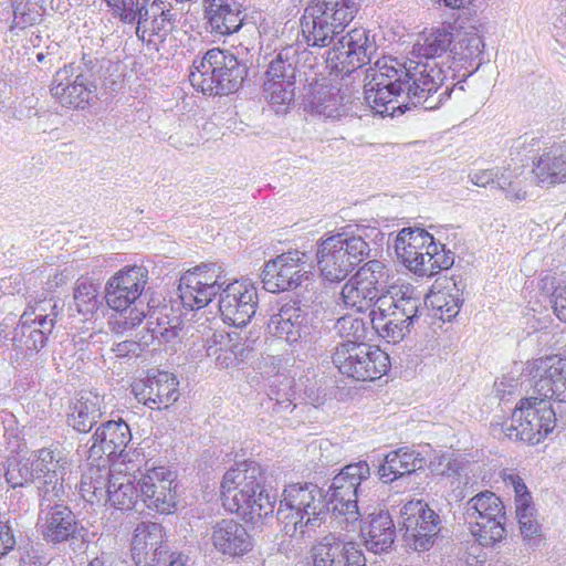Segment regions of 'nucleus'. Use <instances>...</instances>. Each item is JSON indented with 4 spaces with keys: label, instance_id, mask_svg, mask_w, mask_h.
Wrapping results in <instances>:
<instances>
[{
    "label": "nucleus",
    "instance_id": "17",
    "mask_svg": "<svg viewBox=\"0 0 566 566\" xmlns=\"http://www.w3.org/2000/svg\"><path fill=\"white\" fill-rule=\"evenodd\" d=\"M63 496H39L38 527L48 543L60 544L75 537L78 521L73 511L59 503Z\"/></svg>",
    "mask_w": 566,
    "mask_h": 566
},
{
    "label": "nucleus",
    "instance_id": "18",
    "mask_svg": "<svg viewBox=\"0 0 566 566\" xmlns=\"http://www.w3.org/2000/svg\"><path fill=\"white\" fill-rule=\"evenodd\" d=\"M179 380L172 373L150 369L144 379L135 381L132 390L138 401L151 409H166L179 398Z\"/></svg>",
    "mask_w": 566,
    "mask_h": 566
},
{
    "label": "nucleus",
    "instance_id": "56",
    "mask_svg": "<svg viewBox=\"0 0 566 566\" xmlns=\"http://www.w3.org/2000/svg\"><path fill=\"white\" fill-rule=\"evenodd\" d=\"M199 266H208L200 271L201 281L207 280V283L218 284V287L223 290V285L227 283V280L218 263H201Z\"/></svg>",
    "mask_w": 566,
    "mask_h": 566
},
{
    "label": "nucleus",
    "instance_id": "54",
    "mask_svg": "<svg viewBox=\"0 0 566 566\" xmlns=\"http://www.w3.org/2000/svg\"><path fill=\"white\" fill-rule=\"evenodd\" d=\"M256 368L262 375L268 376L271 379H274L277 375H286L282 371V358L279 356H262L256 364Z\"/></svg>",
    "mask_w": 566,
    "mask_h": 566
},
{
    "label": "nucleus",
    "instance_id": "23",
    "mask_svg": "<svg viewBox=\"0 0 566 566\" xmlns=\"http://www.w3.org/2000/svg\"><path fill=\"white\" fill-rule=\"evenodd\" d=\"M209 539L218 554L231 558L247 555L254 546L247 527L232 518L216 522L210 528Z\"/></svg>",
    "mask_w": 566,
    "mask_h": 566
},
{
    "label": "nucleus",
    "instance_id": "46",
    "mask_svg": "<svg viewBox=\"0 0 566 566\" xmlns=\"http://www.w3.org/2000/svg\"><path fill=\"white\" fill-rule=\"evenodd\" d=\"M136 15L135 23H139V28H146L149 19L161 15L170 17V10L166 9L165 2L161 0H144L138 4Z\"/></svg>",
    "mask_w": 566,
    "mask_h": 566
},
{
    "label": "nucleus",
    "instance_id": "11",
    "mask_svg": "<svg viewBox=\"0 0 566 566\" xmlns=\"http://www.w3.org/2000/svg\"><path fill=\"white\" fill-rule=\"evenodd\" d=\"M555 426L556 413L549 400L534 394L520 400L510 421L503 423L502 428L511 440L537 444L554 430Z\"/></svg>",
    "mask_w": 566,
    "mask_h": 566
},
{
    "label": "nucleus",
    "instance_id": "60",
    "mask_svg": "<svg viewBox=\"0 0 566 566\" xmlns=\"http://www.w3.org/2000/svg\"><path fill=\"white\" fill-rule=\"evenodd\" d=\"M553 310L557 318L566 316V286H557L552 294Z\"/></svg>",
    "mask_w": 566,
    "mask_h": 566
},
{
    "label": "nucleus",
    "instance_id": "40",
    "mask_svg": "<svg viewBox=\"0 0 566 566\" xmlns=\"http://www.w3.org/2000/svg\"><path fill=\"white\" fill-rule=\"evenodd\" d=\"M454 264V253L438 242L437 251H431L426 261L416 263L419 276L431 277L443 270H449Z\"/></svg>",
    "mask_w": 566,
    "mask_h": 566
},
{
    "label": "nucleus",
    "instance_id": "36",
    "mask_svg": "<svg viewBox=\"0 0 566 566\" xmlns=\"http://www.w3.org/2000/svg\"><path fill=\"white\" fill-rule=\"evenodd\" d=\"M290 52L291 49H284L270 62L264 82L295 84L296 62L294 54L291 56Z\"/></svg>",
    "mask_w": 566,
    "mask_h": 566
},
{
    "label": "nucleus",
    "instance_id": "4",
    "mask_svg": "<svg viewBox=\"0 0 566 566\" xmlns=\"http://www.w3.org/2000/svg\"><path fill=\"white\" fill-rule=\"evenodd\" d=\"M385 233L379 228L356 226L343 228L318 244L317 266L321 275L329 282L345 280L353 270L369 258L370 242L381 244Z\"/></svg>",
    "mask_w": 566,
    "mask_h": 566
},
{
    "label": "nucleus",
    "instance_id": "33",
    "mask_svg": "<svg viewBox=\"0 0 566 566\" xmlns=\"http://www.w3.org/2000/svg\"><path fill=\"white\" fill-rule=\"evenodd\" d=\"M115 475L111 474L107 462L90 468L81 479L80 492L83 499L92 504L106 501L108 488Z\"/></svg>",
    "mask_w": 566,
    "mask_h": 566
},
{
    "label": "nucleus",
    "instance_id": "8",
    "mask_svg": "<svg viewBox=\"0 0 566 566\" xmlns=\"http://www.w3.org/2000/svg\"><path fill=\"white\" fill-rule=\"evenodd\" d=\"M359 0H311L301 18L303 38L308 46L327 48L355 19Z\"/></svg>",
    "mask_w": 566,
    "mask_h": 566
},
{
    "label": "nucleus",
    "instance_id": "22",
    "mask_svg": "<svg viewBox=\"0 0 566 566\" xmlns=\"http://www.w3.org/2000/svg\"><path fill=\"white\" fill-rule=\"evenodd\" d=\"M132 440L128 424L119 420H108L99 426L91 438L88 459L95 461L106 457L105 462L123 458Z\"/></svg>",
    "mask_w": 566,
    "mask_h": 566
},
{
    "label": "nucleus",
    "instance_id": "62",
    "mask_svg": "<svg viewBox=\"0 0 566 566\" xmlns=\"http://www.w3.org/2000/svg\"><path fill=\"white\" fill-rule=\"evenodd\" d=\"M310 334V327L307 321L303 324V321H297L293 323V326L289 328V332L285 336V342L289 344H293L298 339L306 337Z\"/></svg>",
    "mask_w": 566,
    "mask_h": 566
},
{
    "label": "nucleus",
    "instance_id": "57",
    "mask_svg": "<svg viewBox=\"0 0 566 566\" xmlns=\"http://www.w3.org/2000/svg\"><path fill=\"white\" fill-rule=\"evenodd\" d=\"M8 511L10 513H25L30 509V501L29 499L23 494L21 490L12 489L10 494L7 496Z\"/></svg>",
    "mask_w": 566,
    "mask_h": 566
},
{
    "label": "nucleus",
    "instance_id": "15",
    "mask_svg": "<svg viewBox=\"0 0 566 566\" xmlns=\"http://www.w3.org/2000/svg\"><path fill=\"white\" fill-rule=\"evenodd\" d=\"M306 254L297 250L289 251L271 259L264 264L261 273L263 287L271 293L294 290L312 272L307 270Z\"/></svg>",
    "mask_w": 566,
    "mask_h": 566
},
{
    "label": "nucleus",
    "instance_id": "19",
    "mask_svg": "<svg viewBox=\"0 0 566 566\" xmlns=\"http://www.w3.org/2000/svg\"><path fill=\"white\" fill-rule=\"evenodd\" d=\"M527 369L534 379V394L548 400L566 401V358L557 355L541 357Z\"/></svg>",
    "mask_w": 566,
    "mask_h": 566
},
{
    "label": "nucleus",
    "instance_id": "61",
    "mask_svg": "<svg viewBox=\"0 0 566 566\" xmlns=\"http://www.w3.org/2000/svg\"><path fill=\"white\" fill-rule=\"evenodd\" d=\"M48 305H51V300H40L35 302L34 305H29L21 314L20 318H25L29 315H34V318H49Z\"/></svg>",
    "mask_w": 566,
    "mask_h": 566
},
{
    "label": "nucleus",
    "instance_id": "52",
    "mask_svg": "<svg viewBox=\"0 0 566 566\" xmlns=\"http://www.w3.org/2000/svg\"><path fill=\"white\" fill-rule=\"evenodd\" d=\"M397 307V300H395L390 295H381L376 297V300L371 301L369 311V318H376V315L379 314L380 318H387L390 316H397V312L394 308Z\"/></svg>",
    "mask_w": 566,
    "mask_h": 566
},
{
    "label": "nucleus",
    "instance_id": "64",
    "mask_svg": "<svg viewBox=\"0 0 566 566\" xmlns=\"http://www.w3.org/2000/svg\"><path fill=\"white\" fill-rule=\"evenodd\" d=\"M297 321H269L268 323V332L280 338L285 340L286 333L289 328L293 326V323Z\"/></svg>",
    "mask_w": 566,
    "mask_h": 566
},
{
    "label": "nucleus",
    "instance_id": "10",
    "mask_svg": "<svg viewBox=\"0 0 566 566\" xmlns=\"http://www.w3.org/2000/svg\"><path fill=\"white\" fill-rule=\"evenodd\" d=\"M333 364L347 378L356 381H374L388 373L390 358L378 346L355 338L336 346Z\"/></svg>",
    "mask_w": 566,
    "mask_h": 566
},
{
    "label": "nucleus",
    "instance_id": "5",
    "mask_svg": "<svg viewBox=\"0 0 566 566\" xmlns=\"http://www.w3.org/2000/svg\"><path fill=\"white\" fill-rule=\"evenodd\" d=\"M263 482L261 467L255 462L228 470L220 485L223 506L253 524L264 522L274 512L275 496L266 492Z\"/></svg>",
    "mask_w": 566,
    "mask_h": 566
},
{
    "label": "nucleus",
    "instance_id": "48",
    "mask_svg": "<svg viewBox=\"0 0 566 566\" xmlns=\"http://www.w3.org/2000/svg\"><path fill=\"white\" fill-rule=\"evenodd\" d=\"M115 18L127 24H135L139 0H104Z\"/></svg>",
    "mask_w": 566,
    "mask_h": 566
},
{
    "label": "nucleus",
    "instance_id": "16",
    "mask_svg": "<svg viewBox=\"0 0 566 566\" xmlns=\"http://www.w3.org/2000/svg\"><path fill=\"white\" fill-rule=\"evenodd\" d=\"M177 473L167 467H155L138 480L140 501L151 511L170 514L177 505Z\"/></svg>",
    "mask_w": 566,
    "mask_h": 566
},
{
    "label": "nucleus",
    "instance_id": "38",
    "mask_svg": "<svg viewBox=\"0 0 566 566\" xmlns=\"http://www.w3.org/2000/svg\"><path fill=\"white\" fill-rule=\"evenodd\" d=\"M98 289V284H95L87 279H80L76 281L73 298L78 314H94L103 304L102 300H99Z\"/></svg>",
    "mask_w": 566,
    "mask_h": 566
},
{
    "label": "nucleus",
    "instance_id": "7",
    "mask_svg": "<svg viewBox=\"0 0 566 566\" xmlns=\"http://www.w3.org/2000/svg\"><path fill=\"white\" fill-rule=\"evenodd\" d=\"M102 61L92 53L59 69L52 80L51 95L62 106L85 109L98 99Z\"/></svg>",
    "mask_w": 566,
    "mask_h": 566
},
{
    "label": "nucleus",
    "instance_id": "59",
    "mask_svg": "<svg viewBox=\"0 0 566 566\" xmlns=\"http://www.w3.org/2000/svg\"><path fill=\"white\" fill-rule=\"evenodd\" d=\"M400 308V316L405 318H419V301L412 297H400L397 300V307Z\"/></svg>",
    "mask_w": 566,
    "mask_h": 566
},
{
    "label": "nucleus",
    "instance_id": "35",
    "mask_svg": "<svg viewBox=\"0 0 566 566\" xmlns=\"http://www.w3.org/2000/svg\"><path fill=\"white\" fill-rule=\"evenodd\" d=\"M268 397L273 412L292 410L296 406L293 402L295 398L294 378L290 375H277L274 379H270Z\"/></svg>",
    "mask_w": 566,
    "mask_h": 566
},
{
    "label": "nucleus",
    "instance_id": "44",
    "mask_svg": "<svg viewBox=\"0 0 566 566\" xmlns=\"http://www.w3.org/2000/svg\"><path fill=\"white\" fill-rule=\"evenodd\" d=\"M180 321H148L147 332L151 339L161 343H171L181 332Z\"/></svg>",
    "mask_w": 566,
    "mask_h": 566
},
{
    "label": "nucleus",
    "instance_id": "45",
    "mask_svg": "<svg viewBox=\"0 0 566 566\" xmlns=\"http://www.w3.org/2000/svg\"><path fill=\"white\" fill-rule=\"evenodd\" d=\"M207 266H195L190 270H187L179 279L178 285V298L181 301H190V296L192 292H196L198 289H202L203 285H208L207 280L201 281L200 271L206 269Z\"/></svg>",
    "mask_w": 566,
    "mask_h": 566
},
{
    "label": "nucleus",
    "instance_id": "1",
    "mask_svg": "<svg viewBox=\"0 0 566 566\" xmlns=\"http://www.w3.org/2000/svg\"><path fill=\"white\" fill-rule=\"evenodd\" d=\"M455 34L451 24L432 28L418 34L411 54L417 59L413 69L391 56L378 57L366 70L365 99L381 116L405 114L411 106L426 111L439 108L455 85L444 84L446 75L437 61L449 59Z\"/></svg>",
    "mask_w": 566,
    "mask_h": 566
},
{
    "label": "nucleus",
    "instance_id": "31",
    "mask_svg": "<svg viewBox=\"0 0 566 566\" xmlns=\"http://www.w3.org/2000/svg\"><path fill=\"white\" fill-rule=\"evenodd\" d=\"M102 415L99 397L92 392H87L81 395V397L70 407L67 423L74 430L86 433L97 423Z\"/></svg>",
    "mask_w": 566,
    "mask_h": 566
},
{
    "label": "nucleus",
    "instance_id": "29",
    "mask_svg": "<svg viewBox=\"0 0 566 566\" xmlns=\"http://www.w3.org/2000/svg\"><path fill=\"white\" fill-rule=\"evenodd\" d=\"M206 18L212 31L228 35L240 30L242 18L235 0H205Z\"/></svg>",
    "mask_w": 566,
    "mask_h": 566
},
{
    "label": "nucleus",
    "instance_id": "49",
    "mask_svg": "<svg viewBox=\"0 0 566 566\" xmlns=\"http://www.w3.org/2000/svg\"><path fill=\"white\" fill-rule=\"evenodd\" d=\"M517 521L520 524L521 535L527 545L532 547L538 546L542 542V530L538 522L534 518V514H522V517L517 518Z\"/></svg>",
    "mask_w": 566,
    "mask_h": 566
},
{
    "label": "nucleus",
    "instance_id": "3",
    "mask_svg": "<svg viewBox=\"0 0 566 566\" xmlns=\"http://www.w3.org/2000/svg\"><path fill=\"white\" fill-rule=\"evenodd\" d=\"M148 281L145 266H125L108 279L104 296L108 308L128 318H179L174 314L175 304L156 293H144Z\"/></svg>",
    "mask_w": 566,
    "mask_h": 566
},
{
    "label": "nucleus",
    "instance_id": "12",
    "mask_svg": "<svg viewBox=\"0 0 566 566\" xmlns=\"http://www.w3.org/2000/svg\"><path fill=\"white\" fill-rule=\"evenodd\" d=\"M389 280V270L381 261L366 262L342 289L344 306L350 312L338 318H350L354 314L366 313L378 293L388 287Z\"/></svg>",
    "mask_w": 566,
    "mask_h": 566
},
{
    "label": "nucleus",
    "instance_id": "21",
    "mask_svg": "<svg viewBox=\"0 0 566 566\" xmlns=\"http://www.w3.org/2000/svg\"><path fill=\"white\" fill-rule=\"evenodd\" d=\"M34 464L40 480L38 496H64V475L70 467L66 454L57 448H42L35 453Z\"/></svg>",
    "mask_w": 566,
    "mask_h": 566
},
{
    "label": "nucleus",
    "instance_id": "32",
    "mask_svg": "<svg viewBox=\"0 0 566 566\" xmlns=\"http://www.w3.org/2000/svg\"><path fill=\"white\" fill-rule=\"evenodd\" d=\"M534 172L541 184L555 185L566 180V145L552 147L535 164Z\"/></svg>",
    "mask_w": 566,
    "mask_h": 566
},
{
    "label": "nucleus",
    "instance_id": "20",
    "mask_svg": "<svg viewBox=\"0 0 566 566\" xmlns=\"http://www.w3.org/2000/svg\"><path fill=\"white\" fill-rule=\"evenodd\" d=\"M167 553L163 525L154 522L136 525L130 544L134 566H159L166 559Z\"/></svg>",
    "mask_w": 566,
    "mask_h": 566
},
{
    "label": "nucleus",
    "instance_id": "37",
    "mask_svg": "<svg viewBox=\"0 0 566 566\" xmlns=\"http://www.w3.org/2000/svg\"><path fill=\"white\" fill-rule=\"evenodd\" d=\"M41 0H10L12 22L9 30H24L39 24L42 21V13L38 10Z\"/></svg>",
    "mask_w": 566,
    "mask_h": 566
},
{
    "label": "nucleus",
    "instance_id": "2",
    "mask_svg": "<svg viewBox=\"0 0 566 566\" xmlns=\"http://www.w3.org/2000/svg\"><path fill=\"white\" fill-rule=\"evenodd\" d=\"M369 476V464L358 461L345 465L333 478L326 494L313 483L285 486L276 511L281 531L291 538H304L321 526L328 512L343 517L346 527L355 524L361 516L358 497Z\"/></svg>",
    "mask_w": 566,
    "mask_h": 566
},
{
    "label": "nucleus",
    "instance_id": "51",
    "mask_svg": "<svg viewBox=\"0 0 566 566\" xmlns=\"http://www.w3.org/2000/svg\"><path fill=\"white\" fill-rule=\"evenodd\" d=\"M176 15L170 12V17H157L149 19L147 29H149V36H157L160 42H164L168 34L175 29Z\"/></svg>",
    "mask_w": 566,
    "mask_h": 566
},
{
    "label": "nucleus",
    "instance_id": "41",
    "mask_svg": "<svg viewBox=\"0 0 566 566\" xmlns=\"http://www.w3.org/2000/svg\"><path fill=\"white\" fill-rule=\"evenodd\" d=\"M4 478L12 489H20L33 483L38 479L34 460L20 459L10 461Z\"/></svg>",
    "mask_w": 566,
    "mask_h": 566
},
{
    "label": "nucleus",
    "instance_id": "28",
    "mask_svg": "<svg viewBox=\"0 0 566 566\" xmlns=\"http://www.w3.org/2000/svg\"><path fill=\"white\" fill-rule=\"evenodd\" d=\"M349 323L353 337L361 340H371L370 335L377 334L388 343H399L403 339L413 321H344Z\"/></svg>",
    "mask_w": 566,
    "mask_h": 566
},
{
    "label": "nucleus",
    "instance_id": "47",
    "mask_svg": "<svg viewBox=\"0 0 566 566\" xmlns=\"http://www.w3.org/2000/svg\"><path fill=\"white\" fill-rule=\"evenodd\" d=\"M431 471L444 476L460 475L463 470V461L453 458V454L444 453L430 462Z\"/></svg>",
    "mask_w": 566,
    "mask_h": 566
},
{
    "label": "nucleus",
    "instance_id": "63",
    "mask_svg": "<svg viewBox=\"0 0 566 566\" xmlns=\"http://www.w3.org/2000/svg\"><path fill=\"white\" fill-rule=\"evenodd\" d=\"M216 364L220 368H230L238 365V356H235L234 349L223 348L219 349V353L216 357Z\"/></svg>",
    "mask_w": 566,
    "mask_h": 566
},
{
    "label": "nucleus",
    "instance_id": "53",
    "mask_svg": "<svg viewBox=\"0 0 566 566\" xmlns=\"http://www.w3.org/2000/svg\"><path fill=\"white\" fill-rule=\"evenodd\" d=\"M397 307V300H395L390 295H381L376 297V300L371 301L369 311V318H376V315L379 314L380 318H387L390 316H397V312L394 308Z\"/></svg>",
    "mask_w": 566,
    "mask_h": 566
},
{
    "label": "nucleus",
    "instance_id": "42",
    "mask_svg": "<svg viewBox=\"0 0 566 566\" xmlns=\"http://www.w3.org/2000/svg\"><path fill=\"white\" fill-rule=\"evenodd\" d=\"M222 292L221 289L218 287V284L203 285L202 289H198L196 292L191 293L190 301H181V300H172L169 298L167 302L174 303V314L181 318V313L177 314L180 310V306L188 311L200 310L207 306L214 296Z\"/></svg>",
    "mask_w": 566,
    "mask_h": 566
},
{
    "label": "nucleus",
    "instance_id": "14",
    "mask_svg": "<svg viewBox=\"0 0 566 566\" xmlns=\"http://www.w3.org/2000/svg\"><path fill=\"white\" fill-rule=\"evenodd\" d=\"M400 517L407 546L417 552L429 551L441 530L439 514L422 500H412L401 507Z\"/></svg>",
    "mask_w": 566,
    "mask_h": 566
},
{
    "label": "nucleus",
    "instance_id": "24",
    "mask_svg": "<svg viewBox=\"0 0 566 566\" xmlns=\"http://www.w3.org/2000/svg\"><path fill=\"white\" fill-rule=\"evenodd\" d=\"M360 538L368 552H388L396 538V526L389 512L380 510L361 517Z\"/></svg>",
    "mask_w": 566,
    "mask_h": 566
},
{
    "label": "nucleus",
    "instance_id": "27",
    "mask_svg": "<svg viewBox=\"0 0 566 566\" xmlns=\"http://www.w3.org/2000/svg\"><path fill=\"white\" fill-rule=\"evenodd\" d=\"M427 464V459L419 450L401 447L385 455L378 474L382 482L391 483L399 478L421 470Z\"/></svg>",
    "mask_w": 566,
    "mask_h": 566
},
{
    "label": "nucleus",
    "instance_id": "25",
    "mask_svg": "<svg viewBox=\"0 0 566 566\" xmlns=\"http://www.w3.org/2000/svg\"><path fill=\"white\" fill-rule=\"evenodd\" d=\"M221 318H232L235 314L253 318L256 314V289L247 281H233L222 290L219 298Z\"/></svg>",
    "mask_w": 566,
    "mask_h": 566
},
{
    "label": "nucleus",
    "instance_id": "58",
    "mask_svg": "<svg viewBox=\"0 0 566 566\" xmlns=\"http://www.w3.org/2000/svg\"><path fill=\"white\" fill-rule=\"evenodd\" d=\"M15 546V538L13 535L10 521L0 520V558L6 556Z\"/></svg>",
    "mask_w": 566,
    "mask_h": 566
},
{
    "label": "nucleus",
    "instance_id": "30",
    "mask_svg": "<svg viewBox=\"0 0 566 566\" xmlns=\"http://www.w3.org/2000/svg\"><path fill=\"white\" fill-rule=\"evenodd\" d=\"M431 242V233L421 228L401 229L394 243L397 259L411 272L418 275L416 263L423 262V253L418 252L419 244Z\"/></svg>",
    "mask_w": 566,
    "mask_h": 566
},
{
    "label": "nucleus",
    "instance_id": "55",
    "mask_svg": "<svg viewBox=\"0 0 566 566\" xmlns=\"http://www.w3.org/2000/svg\"><path fill=\"white\" fill-rule=\"evenodd\" d=\"M471 180L474 185L479 187H486L488 185H493L495 187L504 188V186L511 184L506 181V179H504L503 176L499 177L493 169L476 171L473 175H471Z\"/></svg>",
    "mask_w": 566,
    "mask_h": 566
},
{
    "label": "nucleus",
    "instance_id": "39",
    "mask_svg": "<svg viewBox=\"0 0 566 566\" xmlns=\"http://www.w3.org/2000/svg\"><path fill=\"white\" fill-rule=\"evenodd\" d=\"M263 90L270 107L276 114L284 115L290 111L294 102L295 84L264 82Z\"/></svg>",
    "mask_w": 566,
    "mask_h": 566
},
{
    "label": "nucleus",
    "instance_id": "34",
    "mask_svg": "<svg viewBox=\"0 0 566 566\" xmlns=\"http://www.w3.org/2000/svg\"><path fill=\"white\" fill-rule=\"evenodd\" d=\"M139 495L138 482L127 474H116L108 488V496L105 502L122 511H128L136 507Z\"/></svg>",
    "mask_w": 566,
    "mask_h": 566
},
{
    "label": "nucleus",
    "instance_id": "6",
    "mask_svg": "<svg viewBox=\"0 0 566 566\" xmlns=\"http://www.w3.org/2000/svg\"><path fill=\"white\" fill-rule=\"evenodd\" d=\"M249 66L229 50L212 48L196 59L189 78L205 95L227 96L238 92L248 76Z\"/></svg>",
    "mask_w": 566,
    "mask_h": 566
},
{
    "label": "nucleus",
    "instance_id": "13",
    "mask_svg": "<svg viewBox=\"0 0 566 566\" xmlns=\"http://www.w3.org/2000/svg\"><path fill=\"white\" fill-rule=\"evenodd\" d=\"M375 34L364 28H355L342 35L333 48L326 51V64L336 75H350L377 54Z\"/></svg>",
    "mask_w": 566,
    "mask_h": 566
},
{
    "label": "nucleus",
    "instance_id": "9",
    "mask_svg": "<svg viewBox=\"0 0 566 566\" xmlns=\"http://www.w3.org/2000/svg\"><path fill=\"white\" fill-rule=\"evenodd\" d=\"M463 522L479 545L492 547L506 536V514L502 500L491 491H483L463 505Z\"/></svg>",
    "mask_w": 566,
    "mask_h": 566
},
{
    "label": "nucleus",
    "instance_id": "43",
    "mask_svg": "<svg viewBox=\"0 0 566 566\" xmlns=\"http://www.w3.org/2000/svg\"><path fill=\"white\" fill-rule=\"evenodd\" d=\"M432 307V318H455L460 312L463 301L455 295L438 293L429 298ZM428 298L426 300V304Z\"/></svg>",
    "mask_w": 566,
    "mask_h": 566
},
{
    "label": "nucleus",
    "instance_id": "26",
    "mask_svg": "<svg viewBox=\"0 0 566 566\" xmlns=\"http://www.w3.org/2000/svg\"><path fill=\"white\" fill-rule=\"evenodd\" d=\"M483 48L484 42L478 33H464L461 36H455L449 54V60H451L450 67L453 72L464 70L460 75L461 80L454 84L455 86L479 70L482 64Z\"/></svg>",
    "mask_w": 566,
    "mask_h": 566
},
{
    "label": "nucleus",
    "instance_id": "50",
    "mask_svg": "<svg viewBox=\"0 0 566 566\" xmlns=\"http://www.w3.org/2000/svg\"><path fill=\"white\" fill-rule=\"evenodd\" d=\"M302 318L307 316L304 307L297 298L282 297L276 301V312L270 318Z\"/></svg>",
    "mask_w": 566,
    "mask_h": 566
}]
</instances>
